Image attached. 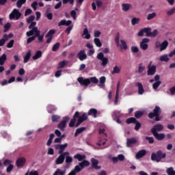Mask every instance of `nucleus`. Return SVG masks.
I'll use <instances>...</instances> for the list:
<instances>
[{"label":"nucleus","instance_id":"obj_51","mask_svg":"<svg viewBox=\"0 0 175 175\" xmlns=\"http://www.w3.org/2000/svg\"><path fill=\"white\" fill-rule=\"evenodd\" d=\"M72 162H73V159L69 155H66V163L69 165V163H72Z\"/></svg>","mask_w":175,"mask_h":175},{"label":"nucleus","instance_id":"obj_27","mask_svg":"<svg viewBox=\"0 0 175 175\" xmlns=\"http://www.w3.org/2000/svg\"><path fill=\"white\" fill-rule=\"evenodd\" d=\"M75 159H77L79 162L81 161H84L85 159V154H80V153H77L74 156Z\"/></svg>","mask_w":175,"mask_h":175},{"label":"nucleus","instance_id":"obj_30","mask_svg":"<svg viewBox=\"0 0 175 175\" xmlns=\"http://www.w3.org/2000/svg\"><path fill=\"white\" fill-rule=\"evenodd\" d=\"M31 51L30 50L28 51V52L24 57V59H23L24 64H27V62H28V61H29V59L31 58Z\"/></svg>","mask_w":175,"mask_h":175},{"label":"nucleus","instance_id":"obj_32","mask_svg":"<svg viewBox=\"0 0 175 175\" xmlns=\"http://www.w3.org/2000/svg\"><path fill=\"white\" fill-rule=\"evenodd\" d=\"M137 85L138 87V93L139 95H143L144 94V89H143V85L140 83H137Z\"/></svg>","mask_w":175,"mask_h":175},{"label":"nucleus","instance_id":"obj_58","mask_svg":"<svg viewBox=\"0 0 175 175\" xmlns=\"http://www.w3.org/2000/svg\"><path fill=\"white\" fill-rule=\"evenodd\" d=\"M29 29H33V28H38V27H36V22H31L30 23V25L28 27Z\"/></svg>","mask_w":175,"mask_h":175},{"label":"nucleus","instance_id":"obj_4","mask_svg":"<svg viewBox=\"0 0 175 175\" xmlns=\"http://www.w3.org/2000/svg\"><path fill=\"white\" fill-rule=\"evenodd\" d=\"M115 43H116L117 47H119L121 50H126L128 49V45H126L125 40H120V33H117L115 38Z\"/></svg>","mask_w":175,"mask_h":175},{"label":"nucleus","instance_id":"obj_13","mask_svg":"<svg viewBox=\"0 0 175 175\" xmlns=\"http://www.w3.org/2000/svg\"><path fill=\"white\" fill-rule=\"evenodd\" d=\"M152 64V62H150V65L148 66V71L147 75L148 76H154L157 72V66L151 64Z\"/></svg>","mask_w":175,"mask_h":175},{"label":"nucleus","instance_id":"obj_35","mask_svg":"<svg viewBox=\"0 0 175 175\" xmlns=\"http://www.w3.org/2000/svg\"><path fill=\"white\" fill-rule=\"evenodd\" d=\"M66 64H68V62L65 60L59 62L57 69H62V68H65V66H66Z\"/></svg>","mask_w":175,"mask_h":175},{"label":"nucleus","instance_id":"obj_10","mask_svg":"<svg viewBox=\"0 0 175 175\" xmlns=\"http://www.w3.org/2000/svg\"><path fill=\"white\" fill-rule=\"evenodd\" d=\"M96 57L101 61V65L102 66H103L105 68V66H106V65H107V64H109V58L107 57H105V55L103 54V53H98L97 54Z\"/></svg>","mask_w":175,"mask_h":175},{"label":"nucleus","instance_id":"obj_14","mask_svg":"<svg viewBox=\"0 0 175 175\" xmlns=\"http://www.w3.org/2000/svg\"><path fill=\"white\" fill-rule=\"evenodd\" d=\"M148 42H150V39L146 38L142 40L140 42V47L142 50L146 51L148 49Z\"/></svg>","mask_w":175,"mask_h":175},{"label":"nucleus","instance_id":"obj_64","mask_svg":"<svg viewBox=\"0 0 175 175\" xmlns=\"http://www.w3.org/2000/svg\"><path fill=\"white\" fill-rule=\"evenodd\" d=\"M157 35H158L157 29H154L153 31H151V33H150V36L152 38H155V36H157Z\"/></svg>","mask_w":175,"mask_h":175},{"label":"nucleus","instance_id":"obj_17","mask_svg":"<svg viewBox=\"0 0 175 175\" xmlns=\"http://www.w3.org/2000/svg\"><path fill=\"white\" fill-rule=\"evenodd\" d=\"M77 81L81 85L88 87V79H83V77H79L77 78Z\"/></svg>","mask_w":175,"mask_h":175},{"label":"nucleus","instance_id":"obj_16","mask_svg":"<svg viewBox=\"0 0 175 175\" xmlns=\"http://www.w3.org/2000/svg\"><path fill=\"white\" fill-rule=\"evenodd\" d=\"M163 131V125L161 124H155L151 129V132H162Z\"/></svg>","mask_w":175,"mask_h":175},{"label":"nucleus","instance_id":"obj_23","mask_svg":"<svg viewBox=\"0 0 175 175\" xmlns=\"http://www.w3.org/2000/svg\"><path fill=\"white\" fill-rule=\"evenodd\" d=\"M159 59L160 62H169V61H170V58H169V55L167 54L161 55Z\"/></svg>","mask_w":175,"mask_h":175},{"label":"nucleus","instance_id":"obj_44","mask_svg":"<svg viewBox=\"0 0 175 175\" xmlns=\"http://www.w3.org/2000/svg\"><path fill=\"white\" fill-rule=\"evenodd\" d=\"M144 70H146V66H144L143 64H139L138 66L139 73H143Z\"/></svg>","mask_w":175,"mask_h":175},{"label":"nucleus","instance_id":"obj_37","mask_svg":"<svg viewBox=\"0 0 175 175\" xmlns=\"http://www.w3.org/2000/svg\"><path fill=\"white\" fill-rule=\"evenodd\" d=\"M94 43L96 47H101L102 46V42H100V40L98 38H94Z\"/></svg>","mask_w":175,"mask_h":175},{"label":"nucleus","instance_id":"obj_7","mask_svg":"<svg viewBox=\"0 0 175 175\" xmlns=\"http://www.w3.org/2000/svg\"><path fill=\"white\" fill-rule=\"evenodd\" d=\"M161 111V108L158 106H156L153 110V113L148 114L149 118H154L156 117V121H160L161 118H159V113Z\"/></svg>","mask_w":175,"mask_h":175},{"label":"nucleus","instance_id":"obj_6","mask_svg":"<svg viewBox=\"0 0 175 175\" xmlns=\"http://www.w3.org/2000/svg\"><path fill=\"white\" fill-rule=\"evenodd\" d=\"M108 159L112 161L113 163H118V162H124L125 161V156L122 154H120L118 157H111V155L108 156Z\"/></svg>","mask_w":175,"mask_h":175},{"label":"nucleus","instance_id":"obj_3","mask_svg":"<svg viewBox=\"0 0 175 175\" xmlns=\"http://www.w3.org/2000/svg\"><path fill=\"white\" fill-rule=\"evenodd\" d=\"M70 24H72V21L70 20L66 21L64 19L58 23V27H62V25H66V27H68L67 29L65 30V33H67L68 35H70V31L73 29V25H70Z\"/></svg>","mask_w":175,"mask_h":175},{"label":"nucleus","instance_id":"obj_39","mask_svg":"<svg viewBox=\"0 0 175 175\" xmlns=\"http://www.w3.org/2000/svg\"><path fill=\"white\" fill-rule=\"evenodd\" d=\"M68 147V144H64L63 145H60L59 150V154H64V151H65V148Z\"/></svg>","mask_w":175,"mask_h":175},{"label":"nucleus","instance_id":"obj_57","mask_svg":"<svg viewBox=\"0 0 175 175\" xmlns=\"http://www.w3.org/2000/svg\"><path fill=\"white\" fill-rule=\"evenodd\" d=\"M143 114H144L143 111H137L135 113V117H136V118H140V117H142Z\"/></svg>","mask_w":175,"mask_h":175},{"label":"nucleus","instance_id":"obj_41","mask_svg":"<svg viewBox=\"0 0 175 175\" xmlns=\"http://www.w3.org/2000/svg\"><path fill=\"white\" fill-rule=\"evenodd\" d=\"M120 72H121V68L116 66L113 67V70L111 72V75L118 74V73H120Z\"/></svg>","mask_w":175,"mask_h":175},{"label":"nucleus","instance_id":"obj_61","mask_svg":"<svg viewBox=\"0 0 175 175\" xmlns=\"http://www.w3.org/2000/svg\"><path fill=\"white\" fill-rule=\"evenodd\" d=\"M100 33H101L100 31L95 30L94 31V38H99V36H100Z\"/></svg>","mask_w":175,"mask_h":175},{"label":"nucleus","instance_id":"obj_20","mask_svg":"<svg viewBox=\"0 0 175 175\" xmlns=\"http://www.w3.org/2000/svg\"><path fill=\"white\" fill-rule=\"evenodd\" d=\"M77 57L80 61H84V59H87V54H85V51L84 50L80 51L77 54Z\"/></svg>","mask_w":175,"mask_h":175},{"label":"nucleus","instance_id":"obj_59","mask_svg":"<svg viewBox=\"0 0 175 175\" xmlns=\"http://www.w3.org/2000/svg\"><path fill=\"white\" fill-rule=\"evenodd\" d=\"M11 27H12V25H10V23H8L5 25H4V32H7V31H9Z\"/></svg>","mask_w":175,"mask_h":175},{"label":"nucleus","instance_id":"obj_53","mask_svg":"<svg viewBox=\"0 0 175 175\" xmlns=\"http://www.w3.org/2000/svg\"><path fill=\"white\" fill-rule=\"evenodd\" d=\"M61 46V44L59 42H57L55 44L52 48V51H57L59 49V46Z\"/></svg>","mask_w":175,"mask_h":175},{"label":"nucleus","instance_id":"obj_33","mask_svg":"<svg viewBox=\"0 0 175 175\" xmlns=\"http://www.w3.org/2000/svg\"><path fill=\"white\" fill-rule=\"evenodd\" d=\"M105 81H106V77H101L100 78V83L98 84V87H100V88H103V87H105Z\"/></svg>","mask_w":175,"mask_h":175},{"label":"nucleus","instance_id":"obj_54","mask_svg":"<svg viewBox=\"0 0 175 175\" xmlns=\"http://www.w3.org/2000/svg\"><path fill=\"white\" fill-rule=\"evenodd\" d=\"M33 20H35V16L33 15H31L29 18H27L26 21L27 24H31V23L33 22Z\"/></svg>","mask_w":175,"mask_h":175},{"label":"nucleus","instance_id":"obj_36","mask_svg":"<svg viewBox=\"0 0 175 175\" xmlns=\"http://www.w3.org/2000/svg\"><path fill=\"white\" fill-rule=\"evenodd\" d=\"M166 173L168 175H175L174 168L173 167H170L167 168Z\"/></svg>","mask_w":175,"mask_h":175},{"label":"nucleus","instance_id":"obj_22","mask_svg":"<svg viewBox=\"0 0 175 175\" xmlns=\"http://www.w3.org/2000/svg\"><path fill=\"white\" fill-rule=\"evenodd\" d=\"M132 9V5L131 3H122V10L123 12H129Z\"/></svg>","mask_w":175,"mask_h":175},{"label":"nucleus","instance_id":"obj_42","mask_svg":"<svg viewBox=\"0 0 175 175\" xmlns=\"http://www.w3.org/2000/svg\"><path fill=\"white\" fill-rule=\"evenodd\" d=\"M88 161L87 160H83L82 162L79 163V166L83 169H84L85 166H88Z\"/></svg>","mask_w":175,"mask_h":175},{"label":"nucleus","instance_id":"obj_19","mask_svg":"<svg viewBox=\"0 0 175 175\" xmlns=\"http://www.w3.org/2000/svg\"><path fill=\"white\" fill-rule=\"evenodd\" d=\"M25 161H26L25 158H24V157L18 158L16 161L17 167H23V166H24V165H25Z\"/></svg>","mask_w":175,"mask_h":175},{"label":"nucleus","instance_id":"obj_8","mask_svg":"<svg viewBox=\"0 0 175 175\" xmlns=\"http://www.w3.org/2000/svg\"><path fill=\"white\" fill-rule=\"evenodd\" d=\"M69 120H70L69 116H65L64 118H63V120L57 125L58 129L64 132V131H65V129L66 128L67 122H69Z\"/></svg>","mask_w":175,"mask_h":175},{"label":"nucleus","instance_id":"obj_1","mask_svg":"<svg viewBox=\"0 0 175 175\" xmlns=\"http://www.w3.org/2000/svg\"><path fill=\"white\" fill-rule=\"evenodd\" d=\"M85 120H87V114L85 113H82L79 111H76L72 118L70 120L68 126L70 128H73V126L78 128V126H80Z\"/></svg>","mask_w":175,"mask_h":175},{"label":"nucleus","instance_id":"obj_29","mask_svg":"<svg viewBox=\"0 0 175 175\" xmlns=\"http://www.w3.org/2000/svg\"><path fill=\"white\" fill-rule=\"evenodd\" d=\"M9 37H8V34H4L3 36V38L0 40V46H2L6 43L7 40H8Z\"/></svg>","mask_w":175,"mask_h":175},{"label":"nucleus","instance_id":"obj_43","mask_svg":"<svg viewBox=\"0 0 175 175\" xmlns=\"http://www.w3.org/2000/svg\"><path fill=\"white\" fill-rule=\"evenodd\" d=\"M99 81L98 80V79H96V77H90L88 79V84H90V83H94V84L98 83Z\"/></svg>","mask_w":175,"mask_h":175},{"label":"nucleus","instance_id":"obj_40","mask_svg":"<svg viewBox=\"0 0 175 175\" xmlns=\"http://www.w3.org/2000/svg\"><path fill=\"white\" fill-rule=\"evenodd\" d=\"M139 23H140V18L135 17L131 19V25H137Z\"/></svg>","mask_w":175,"mask_h":175},{"label":"nucleus","instance_id":"obj_52","mask_svg":"<svg viewBox=\"0 0 175 175\" xmlns=\"http://www.w3.org/2000/svg\"><path fill=\"white\" fill-rule=\"evenodd\" d=\"M157 16V13L155 12H152L151 14H148L146 18L147 20H152V18H154V17Z\"/></svg>","mask_w":175,"mask_h":175},{"label":"nucleus","instance_id":"obj_5","mask_svg":"<svg viewBox=\"0 0 175 175\" xmlns=\"http://www.w3.org/2000/svg\"><path fill=\"white\" fill-rule=\"evenodd\" d=\"M166 158V153H162V150H158L157 153H152V161H156V162H160L161 159Z\"/></svg>","mask_w":175,"mask_h":175},{"label":"nucleus","instance_id":"obj_12","mask_svg":"<svg viewBox=\"0 0 175 175\" xmlns=\"http://www.w3.org/2000/svg\"><path fill=\"white\" fill-rule=\"evenodd\" d=\"M66 155H70L69 152H64L63 154H60V155L56 159V165H62L65 161Z\"/></svg>","mask_w":175,"mask_h":175},{"label":"nucleus","instance_id":"obj_28","mask_svg":"<svg viewBox=\"0 0 175 175\" xmlns=\"http://www.w3.org/2000/svg\"><path fill=\"white\" fill-rule=\"evenodd\" d=\"M89 116H92L94 118H96L98 116V111L95 109H90L88 113Z\"/></svg>","mask_w":175,"mask_h":175},{"label":"nucleus","instance_id":"obj_63","mask_svg":"<svg viewBox=\"0 0 175 175\" xmlns=\"http://www.w3.org/2000/svg\"><path fill=\"white\" fill-rule=\"evenodd\" d=\"M75 171V173H80L81 172L82 168L79 167V165H76L73 170Z\"/></svg>","mask_w":175,"mask_h":175},{"label":"nucleus","instance_id":"obj_11","mask_svg":"<svg viewBox=\"0 0 175 175\" xmlns=\"http://www.w3.org/2000/svg\"><path fill=\"white\" fill-rule=\"evenodd\" d=\"M21 17V12L18 9H14L12 12L10 14V20H20Z\"/></svg>","mask_w":175,"mask_h":175},{"label":"nucleus","instance_id":"obj_31","mask_svg":"<svg viewBox=\"0 0 175 175\" xmlns=\"http://www.w3.org/2000/svg\"><path fill=\"white\" fill-rule=\"evenodd\" d=\"M6 59H8V56H6L5 53H3L1 57H0V65H3L5 62H6Z\"/></svg>","mask_w":175,"mask_h":175},{"label":"nucleus","instance_id":"obj_9","mask_svg":"<svg viewBox=\"0 0 175 175\" xmlns=\"http://www.w3.org/2000/svg\"><path fill=\"white\" fill-rule=\"evenodd\" d=\"M169 46V42H167V40H165L163 41L162 43H161V42L157 41L155 42V47L157 49H159L160 48V51H164V50H166V49H167V46Z\"/></svg>","mask_w":175,"mask_h":175},{"label":"nucleus","instance_id":"obj_47","mask_svg":"<svg viewBox=\"0 0 175 175\" xmlns=\"http://www.w3.org/2000/svg\"><path fill=\"white\" fill-rule=\"evenodd\" d=\"M25 2H27V0H18L16 2L17 8H21V6H23V5L25 3Z\"/></svg>","mask_w":175,"mask_h":175},{"label":"nucleus","instance_id":"obj_49","mask_svg":"<svg viewBox=\"0 0 175 175\" xmlns=\"http://www.w3.org/2000/svg\"><path fill=\"white\" fill-rule=\"evenodd\" d=\"M144 33H146V36H151V28L146 27L144 28Z\"/></svg>","mask_w":175,"mask_h":175},{"label":"nucleus","instance_id":"obj_2","mask_svg":"<svg viewBox=\"0 0 175 175\" xmlns=\"http://www.w3.org/2000/svg\"><path fill=\"white\" fill-rule=\"evenodd\" d=\"M35 35L36 38H38V43H43V39L44 38V34L40 35V30L38 29V27H34L29 31L26 32L27 36H33Z\"/></svg>","mask_w":175,"mask_h":175},{"label":"nucleus","instance_id":"obj_60","mask_svg":"<svg viewBox=\"0 0 175 175\" xmlns=\"http://www.w3.org/2000/svg\"><path fill=\"white\" fill-rule=\"evenodd\" d=\"M14 44V40H11L7 44L8 49H12Z\"/></svg>","mask_w":175,"mask_h":175},{"label":"nucleus","instance_id":"obj_50","mask_svg":"<svg viewBox=\"0 0 175 175\" xmlns=\"http://www.w3.org/2000/svg\"><path fill=\"white\" fill-rule=\"evenodd\" d=\"M82 38H83L85 39H88V28H85V29L83 30V33L82 34Z\"/></svg>","mask_w":175,"mask_h":175},{"label":"nucleus","instance_id":"obj_15","mask_svg":"<svg viewBox=\"0 0 175 175\" xmlns=\"http://www.w3.org/2000/svg\"><path fill=\"white\" fill-rule=\"evenodd\" d=\"M160 77L159 75H155L154 76V81L155 83L152 85L153 90H158V87L161 85V83H162L161 81H159Z\"/></svg>","mask_w":175,"mask_h":175},{"label":"nucleus","instance_id":"obj_55","mask_svg":"<svg viewBox=\"0 0 175 175\" xmlns=\"http://www.w3.org/2000/svg\"><path fill=\"white\" fill-rule=\"evenodd\" d=\"M35 39H36V36H35V34L34 36H32L31 37L28 38L27 40V44H29V43H31V42H33Z\"/></svg>","mask_w":175,"mask_h":175},{"label":"nucleus","instance_id":"obj_62","mask_svg":"<svg viewBox=\"0 0 175 175\" xmlns=\"http://www.w3.org/2000/svg\"><path fill=\"white\" fill-rule=\"evenodd\" d=\"M132 53H138L139 52V48L136 46H131V48Z\"/></svg>","mask_w":175,"mask_h":175},{"label":"nucleus","instance_id":"obj_48","mask_svg":"<svg viewBox=\"0 0 175 175\" xmlns=\"http://www.w3.org/2000/svg\"><path fill=\"white\" fill-rule=\"evenodd\" d=\"M60 118L61 116L58 115H53L51 117L52 122H57Z\"/></svg>","mask_w":175,"mask_h":175},{"label":"nucleus","instance_id":"obj_45","mask_svg":"<svg viewBox=\"0 0 175 175\" xmlns=\"http://www.w3.org/2000/svg\"><path fill=\"white\" fill-rule=\"evenodd\" d=\"M88 49H90L89 55H92L95 54V50L94 49V46L89 44H88Z\"/></svg>","mask_w":175,"mask_h":175},{"label":"nucleus","instance_id":"obj_24","mask_svg":"<svg viewBox=\"0 0 175 175\" xmlns=\"http://www.w3.org/2000/svg\"><path fill=\"white\" fill-rule=\"evenodd\" d=\"M103 5V3L100 0H96V3H92V7L93 10H96V6L97 8H100Z\"/></svg>","mask_w":175,"mask_h":175},{"label":"nucleus","instance_id":"obj_18","mask_svg":"<svg viewBox=\"0 0 175 175\" xmlns=\"http://www.w3.org/2000/svg\"><path fill=\"white\" fill-rule=\"evenodd\" d=\"M137 143V138H127L126 139V146L127 147H132L133 144H136Z\"/></svg>","mask_w":175,"mask_h":175},{"label":"nucleus","instance_id":"obj_25","mask_svg":"<svg viewBox=\"0 0 175 175\" xmlns=\"http://www.w3.org/2000/svg\"><path fill=\"white\" fill-rule=\"evenodd\" d=\"M153 135L157 140H163V139H165V134H163V133H159L158 132H153Z\"/></svg>","mask_w":175,"mask_h":175},{"label":"nucleus","instance_id":"obj_26","mask_svg":"<svg viewBox=\"0 0 175 175\" xmlns=\"http://www.w3.org/2000/svg\"><path fill=\"white\" fill-rule=\"evenodd\" d=\"M91 162H92V166L94 167V169H96V170L100 169V166L98 165V164L99 163V161L98 160L95 159L94 158H92L91 159Z\"/></svg>","mask_w":175,"mask_h":175},{"label":"nucleus","instance_id":"obj_56","mask_svg":"<svg viewBox=\"0 0 175 175\" xmlns=\"http://www.w3.org/2000/svg\"><path fill=\"white\" fill-rule=\"evenodd\" d=\"M136 119L135 118H130L126 120L127 124L136 123Z\"/></svg>","mask_w":175,"mask_h":175},{"label":"nucleus","instance_id":"obj_34","mask_svg":"<svg viewBox=\"0 0 175 175\" xmlns=\"http://www.w3.org/2000/svg\"><path fill=\"white\" fill-rule=\"evenodd\" d=\"M42 57V51H37L35 53V55L33 56V59L35 61L39 59Z\"/></svg>","mask_w":175,"mask_h":175},{"label":"nucleus","instance_id":"obj_38","mask_svg":"<svg viewBox=\"0 0 175 175\" xmlns=\"http://www.w3.org/2000/svg\"><path fill=\"white\" fill-rule=\"evenodd\" d=\"M57 110V108H55V106L53 105H49L47 107V111L49 113V114L53 113V111H55Z\"/></svg>","mask_w":175,"mask_h":175},{"label":"nucleus","instance_id":"obj_46","mask_svg":"<svg viewBox=\"0 0 175 175\" xmlns=\"http://www.w3.org/2000/svg\"><path fill=\"white\" fill-rule=\"evenodd\" d=\"M54 33H55V30L50 29L46 34V38H53V35H54Z\"/></svg>","mask_w":175,"mask_h":175},{"label":"nucleus","instance_id":"obj_21","mask_svg":"<svg viewBox=\"0 0 175 175\" xmlns=\"http://www.w3.org/2000/svg\"><path fill=\"white\" fill-rule=\"evenodd\" d=\"M146 154H147V152L146 151V150H144V149L141 150L138 152L136 153L135 159H140V158H143V157H144V155H146Z\"/></svg>","mask_w":175,"mask_h":175}]
</instances>
